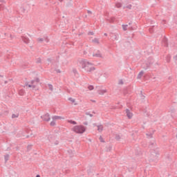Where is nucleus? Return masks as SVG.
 Returning a JSON list of instances; mask_svg holds the SVG:
<instances>
[{
  "mask_svg": "<svg viewBox=\"0 0 177 177\" xmlns=\"http://www.w3.org/2000/svg\"><path fill=\"white\" fill-rule=\"evenodd\" d=\"M77 64L80 68H83L87 73H91V71H95V66L91 63L84 59L79 60Z\"/></svg>",
  "mask_w": 177,
  "mask_h": 177,
  "instance_id": "obj_1",
  "label": "nucleus"
},
{
  "mask_svg": "<svg viewBox=\"0 0 177 177\" xmlns=\"http://www.w3.org/2000/svg\"><path fill=\"white\" fill-rule=\"evenodd\" d=\"M73 131L76 133H84V132H85L86 131V129H85V127L82 125H77V126H75L73 128Z\"/></svg>",
  "mask_w": 177,
  "mask_h": 177,
  "instance_id": "obj_2",
  "label": "nucleus"
},
{
  "mask_svg": "<svg viewBox=\"0 0 177 177\" xmlns=\"http://www.w3.org/2000/svg\"><path fill=\"white\" fill-rule=\"evenodd\" d=\"M39 82V78L36 77L33 80L30 81L31 84H26V86H28V88H35V84H38Z\"/></svg>",
  "mask_w": 177,
  "mask_h": 177,
  "instance_id": "obj_3",
  "label": "nucleus"
},
{
  "mask_svg": "<svg viewBox=\"0 0 177 177\" xmlns=\"http://www.w3.org/2000/svg\"><path fill=\"white\" fill-rule=\"evenodd\" d=\"M43 121H50V117L48 113H45L41 116Z\"/></svg>",
  "mask_w": 177,
  "mask_h": 177,
  "instance_id": "obj_4",
  "label": "nucleus"
},
{
  "mask_svg": "<svg viewBox=\"0 0 177 177\" xmlns=\"http://www.w3.org/2000/svg\"><path fill=\"white\" fill-rule=\"evenodd\" d=\"M150 157L151 160H157V158H158V153H151Z\"/></svg>",
  "mask_w": 177,
  "mask_h": 177,
  "instance_id": "obj_5",
  "label": "nucleus"
},
{
  "mask_svg": "<svg viewBox=\"0 0 177 177\" xmlns=\"http://www.w3.org/2000/svg\"><path fill=\"white\" fill-rule=\"evenodd\" d=\"M126 114L128 118H132V117H133V114H132V113H131L129 109L126 110Z\"/></svg>",
  "mask_w": 177,
  "mask_h": 177,
  "instance_id": "obj_6",
  "label": "nucleus"
},
{
  "mask_svg": "<svg viewBox=\"0 0 177 177\" xmlns=\"http://www.w3.org/2000/svg\"><path fill=\"white\" fill-rule=\"evenodd\" d=\"M143 74H145V72L143 71H140L137 76L138 80H140L143 77Z\"/></svg>",
  "mask_w": 177,
  "mask_h": 177,
  "instance_id": "obj_7",
  "label": "nucleus"
},
{
  "mask_svg": "<svg viewBox=\"0 0 177 177\" xmlns=\"http://www.w3.org/2000/svg\"><path fill=\"white\" fill-rule=\"evenodd\" d=\"M53 120H64V118H62V116H54L53 118Z\"/></svg>",
  "mask_w": 177,
  "mask_h": 177,
  "instance_id": "obj_8",
  "label": "nucleus"
},
{
  "mask_svg": "<svg viewBox=\"0 0 177 177\" xmlns=\"http://www.w3.org/2000/svg\"><path fill=\"white\" fill-rule=\"evenodd\" d=\"M97 131L99 132H102L103 131V126L102 125L97 126Z\"/></svg>",
  "mask_w": 177,
  "mask_h": 177,
  "instance_id": "obj_9",
  "label": "nucleus"
},
{
  "mask_svg": "<svg viewBox=\"0 0 177 177\" xmlns=\"http://www.w3.org/2000/svg\"><path fill=\"white\" fill-rule=\"evenodd\" d=\"M50 125L51 127H55V125H56V120H53V121L50 122Z\"/></svg>",
  "mask_w": 177,
  "mask_h": 177,
  "instance_id": "obj_10",
  "label": "nucleus"
},
{
  "mask_svg": "<svg viewBox=\"0 0 177 177\" xmlns=\"http://www.w3.org/2000/svg\"><path fill=\"white\" fill-rule=\"evenodd\" d=\"M69 124H73V125H76L77 122L74 121V120H69L68 121Z\"/></svg>",
  "mask_w": 177,
  "mask_h": 177,
  "instance_id": "obj_11",
  "label": "nucleus"
},
{
  "mask_svg": "<svg viewBox=\"0 0 177 177\" xmlns=\"http://www.w3.org/2000/svg\"><path fill=\"white\" fill-rule=\"evenodd\" d=\"M23 41H24V42H25V44H28V39L24 37V38H23Z\"/></svg>",
  "mask_w": 177,
  "mask_h": 177,
  "instance_id": "obj_12",
  "label": "nucleus"
},
{
  "mask_svg": "<svg viewBox=\"0 0 177 177\" xmlns=\"http://www.w3.org/2000/svg\"><path fill=\"white\" fill-rule=\"evenodd\" d=\"M121 6H122V4L121 3H116V8H121Z\"/></svg>",
  "mask_w": 177,
  "mask_h": 177,
  "instance_id": "obj_13",
  "label": "nucleus"
},
{
  "mask_svg": "<svg viewBox=\"0 0 177 177\" xmlns=\"http://www.w3.org/2000/svg\"><path fill=\"white\" fill-rule=\"evenodd\" d=\"M88 89L89 91H93V89H94L93 86H88Z\"/></svg>",
  "mask_w": 177,
  "mask_h": 177,
  "instance_id": "obj_14",
  "label": "nucleus"
},
{
  "mask_svg": "<svg viewBox=\"0 0 177 177\" xmlns=\"http://www.w3.org/2000/svg\"><path fill=\"white\" fill-rule=\"evenodd\" d=\"M69 100L72 102V103H75V100L73 98H69Z\"/></svg>",
  "mask_w": 177,
  "mask_h": 177,
  "instance_id": "obj_15",
  "label": "nucleus"
},
{
  "mask_svg": "<svg viewBox=\"0 0 177 177\" xmlns=\"http://www.w3.org/2000/svg\"><path fill=\"white\" fill-rule=\"evenodd\" d=\"M121 139V137L120 136H116V140H120Z\"/></svg>",
  "mask_w": 177,
  "mask_h": 177,
  "instance_id": "obj_16",
  "label": "nucleus"
},
{
  "mask_svg": "<svg viewBox=\"0 0 177 177\" xmlns=\"http://www.w3.org/2000/svg\"><path fill=\"white\" fill-rule=\"evenodd\" d=\"M127 27H128V26H123V29L127 30Z\"/></svg>",
  "mask_w": 177,
  "mask_h": 177,
  "instance_id": "obj_17",
  "label": "nucleus"
},
{
  "mask_svg": "<svg viewBox=\"0 0 177 177\" xmlns=\"http://www.w3.org/2000/svg\"><path fill=\"white\" fill-rule=\"evenodd\" d=\"M36 177H41L39 175H37Z\"/></svg>",
  "mask_w": 177,
  "mask_h": 177,
  "instance_id": "obj_18",
  "label": "nucleus"
},
{
  "mask_svg": "<svg viewBox=\"0 0 177 177\" xmlns=\"http://www.w3.org/2000/svg\"><path fill=\"white\" fill-rule=\"evenodd\" d=\"M99 56H100V55H97V57H99Z\"/></svg>",
  "mask_w": 177,
  "mask_h": 177,
  "instance_id": "obj_19",
  "label": "nucleus"
}]
</instances>
